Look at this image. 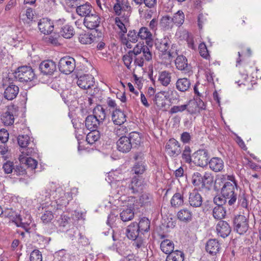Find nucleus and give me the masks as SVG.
I'll use <instances>...</instances> for the list:
<instances>
[{"mask_svg":"<svg viewBox=\"0 0 261 261\" xmlns=\"http://www.w3.org/2000/svg\"><path fill=\"white\" fill-rule=\"evenodd\" d=\"M141 137L140 134L133 132L129 134L128 137L121 136L117 141V149L122 153L128 152L133 146L134 147L140 145Z\"/></svg>","mask_w":261,"mask_h":261,"instance_id":"obj_1","label":"nucleus"},{"mask_svg":"<svg viewBox=\"0 0 261 261\" xmlns=\"http://www.w3.org/2000/svg\"><path fill=\"white\" fill-rule=\"evenodd\" d=\"M221 195L228 199L229 205H233L237 201L238 195V184L226 181L224 183L221 190Z\"/></svg>","mask_w":261,"mask_h":261,"instance_id":"obj_2","label":"nucleus"},{"mask_svg":"<svg viewBox=\"0 0 261 261\" xmlns=\"http://www.w3.org/2000/svg\"><path fill=\"white\" fill-rule=\"evenodd\" d=\"M13 74L16 81L22 83L32 82L36 78L33 69L29 66L18 67Z\"/></svg>","mask_w":261,"mask_h":261,"instance_id":"obj_3","label":"nucleus"},{"mask_svg":"<svg viewBox=\"0 0 261 261\" xmlns=\"http://www.w3.org/2000/svg\"><path fill=\"white\" fill-rule=\"evenodd\" d=\"M155 46L160 51L167 55L169 59L174 58L177 54L176 51L172 50L173 45H171V41L168 38H164L160 41H157Z\"/></svg>","mask_w":261,"mask_h":261,"instance_id":"obj_4","label":"nucleus"},{"mask_svg":"<svg viewBox=\"0 0 261 261\" xmlns=\"http://www.w3.org/2000/svg\"><path fill=\"white\" fill-rule=\"evenodd\" d=\"M210 155L205 149H199L192 155V162L196 166L204 167L207 165Z\"/></svg>","mask_w":261,"mask_h":261,"instance_id":"obj_5","label":"nucleus"},{"mask_svg":"<svg viewBox=\"0 0 261 261\" xmlns=\"http://www.w3.org/2000/svg\"><path fill=\"white\" fill-rule=\"evenodd\" d=\"M58 67L59 70L66 74L71 73L75 67V60L69 56L62 58L59 62Z\"/></svg>","mask_w":261,"mask_h":261,"instance_id":"obj_6","label":"nucleus"},{"mask_svg":"<svg viewBox=\"0 0 261 261\" xmlns=\"http://www.w3.org/2000/svg\"><path fill=\"white\" fill-rule=\"evenodd\" d=\"M234 230L240 234L245 233L249 227L248 219L243 215H239L233 219Z\"/></svg>","mask_w":261,"mask_h":261,"instance_id":"obj_7","label":"nucleus"},{"mask_svg":"<svg viewBox=\"0 0 261 261\" xmlns=\"http://www.w3.org/2000/svg\"><path fill=\"white\" fill-rule=\"evenodd\" d=\"M166 153L170 156L175 157L181 152V148L178 142L174 138L169 139L165 146Z\"/></svg>","mask_w":261,"mask_h":261,"instance_id":"obj_8","label":"nucleus"},{"mask_svg":"<svg viewBox=\"0 0 261 261\" xmlns=\"http://www.w3.org/2000/svg\"><path fill=\"white\" fill-rule=\"evenodd\" d=\"M100 22L101 18L95 11H93L92 13L84 20L85 26L91 30L97 28Z\"/></svg>","mask_w":261,"mask_h":261,"instance_id":"obj_9","label":"nucleus"},{"mask_svg":"<svg viewBox=\"0 0 261 261\" xmlns=\"http://www.w3.org/2000/svg\"><path fill=\"white\" fill-rule=\"evenodd\" d=\"M56 69L55 62L50 60L43 61L39 65L41 72L45 75H53Z\"/></svg>","mask_w":261,"mask_h":261,"instance_id":"obj_10","label":"nucleus"},{"mask_svg":"<svg viewBox=\"0 0 261 261\" xmlns=\"http://www.w3.org/2000/svg\"><path fill=\"white\" fill-rule=\"evenodd\" d=\"M39 30L44 34H50L54 30V25L50 19L47 18L41 19L38 22Z\"/></svg>","mask_w":261,"mask_h":261,"instance_id":"obj_11","label":"nucleus"},{"mask_svg":"<svg viewBox=\"0 0 261 261\" xmlns=\"http://www.w3.org/2000/svg\"><path fill=\"white\" fill-rule=\"evenodd\" d=\"M76 83L81 88L83 89H89L93 86L94 84V77L92 75L84 74L78 78Z\"/></svg>","mask_w":261,"mask_h":261,"instance_id":"obj_12","label":"nucleus"},{"mask_svg":"<svg viewBox=\"0 0 261 261\" xmlns=\"http://www.w3.org/2000/svg\"><path fill=\"white\" fill-rule=\"evenodd\" d=\"M221 248V244L215 239H210L205 246L206 252L212 255H216L219 252Z\"/></svg>","mask_w":261,"mask_h":261,"instance_id":"obj_13","label":"nucleus"},{"mask_svg":"<svg viewBox=\"0 0 261 261\" xmlns=\"http://www.w3.org/2000/svg\"><path fill=\"white\" fill-rule=\"evenodd\" d=\"M216 230L219 236L225 238L230 234L231 227L226 221L220 220L217 224Z\"/></svg>","mask_w":261,"mask_h":261,"instance_id":"obj_14","label":"nucleus"},{"mask_svg":"<svg viewBox=\"0 0 261 261\" xmlns=\"http://www.w3.org/2000/svg\"><path fill=\"white\" fill-rule=\"evenodd\" d=\"M19 87L13 83L10 84L5 89L4 97L5 99L12 100L15 98L19 93Z\"/></svg>","mask_w":261,"mask_h":261,"instance_id":"obj_15","label":"nucleus"},{"mask_svg":"<svg viewBox=\"0 0 261 261\" xmlns=\"http://www.w3.org/2000/svg\"><path fill=\"white\" fill-rule=\"evenodd\" d=\"M138 36L141 40H145L146 44L151 47L153 45L152 34L146 27H141L139 31Z\"/></svg>","mask_w":261,"mask_h":261,"instance_id":"obj_16","label":"nucleus"},{"mask_svg":"<svg viewBox=\"0 0 261 261\" xmlns=\"http://www.w3.org/2000/svg\"><path fill=\"white\" fill-rule=\"evenodd\" d=\"M189 202L191 206L194 207H198L201 205L202 198L197 190L194 189L190 193Z\"/></svg>","mask_w":261,"mask_h":261,"instance_id":"obj_17","label":"nucleus"},{"mask_svg":"<svg viewBox=\"0 0 261 261\" xmlns=\"http://www.w3.org/2000/svg\"><path fill=\"white\" fill-rule=\"evenodd\" d=\"M15 111L13 107H9L7 110L2 115L1 120L5 125H11L14 122Z\"/></svg>","mask_w":261,"mask_h":261,"instance_id":"obj_18","label":"nucleus"},{"mask_svg":"<svg viewBox=\"0 0 261 261\" xmlns=\"http://www.w3.org/2000/svg\"><path fill=\"white\" fill-rule=\"evenodd\" d=\"M175 64L178 69L185 73H189L191 71L190 66L188 64L187 59L184 56H178L175 60Z\"/></svg>","mask_w":261,"mask_h":261,"instance_id":"obj_19","label":"nucleus"},{"mask_svg":"<svg viewBox=\"0 0 261 261\" xmlns=\"http://www.w3.org/2000/svg\"><path fill=\"white\" fill-rule=\"evenodd\" d=\"M126 115L120 109L116 108L112 115V120L116 125H120L126 120Z\"/></svg>","mask_w":261,"mask_h":261,"instance_id":"obj_20","label":"nucleus"},{"mask_svg":"<svg viewBox=\"0 0 261 261\" xmlns=\"http://www.w3.org/2000/svg\"><path fill=\"white\" fill-rule=\"evenodd\" d=\"M210 169L215 172H221L224 168V162L218 157L212 158L208 162Z\"/></svg>","mask_w":261,"mask_h":261,"instance_id":"obj_21","label":"nucleus"},{"mask_svg":"<svg viewBox=\"0 0 261 261\" xmlns=\"http://www.w3.org/2000/svg\"><path fill=\"white\" fill-rule=\"evenodd\" d=\"M140 231L138 227L137 222H133L127 226L126 234L127 238L132 240H136L139 237Z\"/></svg>","mask_w":261,"mask_h":261,"instance_id":"obj_22","label":"nucleus"},{"mask_svg":"<svg viewBox=\"0 0 261 261\" xmlns=\"http://www.w3.org/2000/svg\"><path fill=\"white\" fill-rule=\"evenodd\" d=\"M144 188L141 180L134 177L132 179L131 183L129 185L128 190L132 194H137L141 192Z\"/></svg>","mask_w":261,"mask_h":261,"instance_id":"obj_23","label":"nucleus"},{"mask_svg":"<svg viewBox=\"0 0 261 261\" xmlns=\"http://www.w3.org/2000/svg\"><path fill=\"white\" fill-rule=\"evenodd\" d=\"M102 124L93 115L88 116L85 120V126L89 130L97 129Z\"/></svg>","mask_w":261,"mask_h":261,"instance_id":"obj_24","label":"nucleus"},{"mask_svg":"<svg viewBox=\"0 0 261 261\" xmlns=\"http://www.w3.org/2000/svg\"><path fill=\"white\" fill-rule=\"evenodd\" d=\"M168 93L166 91H160L157 93L154 98V102L158 108H163L166 105V101L168 98Z\"/></svg>","mask_w":261,"mask_h":261,"instance_id":"obj_25","label":"nucleus"},{"mask_svg":"<svg viewBox=\"0 0 261 261\" xmlns=\"http://www.w3.org/2000/svg\"><path fill=\"white\" fill-rule=\"evenodd\" d=\"M93 11H94V10L92 8L91 5L88 3L80 5L77 6L76 9L77 14L82 17H85V18L91 14Z\"/></svg>","mask_w":261,"mask_h":261,"instance_id":"obj_26","label":"nucleus"},{"mask_svg":"<svg viewBox=\"0 0 261 261\" xmlns=\"http://www.w3.org/2000/svg\"><path fill=\"white\" fill-rule=\"evenodd\" d=\"M139 203L141 206L147 208L152 206L154 203L152 195L149 193H143L139 198Z\"/></svg>","mask_w":261,"mask_h":261,"instance_id":"obj_27","label":"nucleus"},{"mask_svg":"<svg viewBox=\"0 0 261 261\" xmlns=\"http://www.w3.org/2000/svg\"><path fill=\"white\" fill-rule=\"evenodd\" d=\"M193 213L188 208L180 210L177 213L178 219L184 222H189L192 219Z\"/></svg>","mask_w":261,"mask_h":261,"instance_id":"obj_28","label":"nucleus"},{"mask_svg":"<svg viewBox=\"0 0 261 261\" xmlns=\"http://www.w3.org/2000/svg\"><path fill=\"white\" fill-rule=\"evenodd\" d=\"M191 86V82L187 78H181L177 80L176 83V89L180 92L187 91Z\"/></svg>","mask_w":261,"mask_h":261,"instance_id":"obj_29","label":"nucleus"},{"mask_svg":"<svg viewBox=\"0 0 261 261\" xmlns=\"http://www.w3.org/2000/svg\"><path fill=\"white\" fill-rule=\"evenodd\" d=\"M171 73L167 71H162L159 73L158 82L164 86H167L171 82Z\"/></svg>","mask_w":261,"mask_h":261,"instance_id":"obj_30","label":"nucleus"},{"mask_svg":"<svg viewBox=\"0 0 261 261\" xmlns=\"http://www.w3.org/2000/svg\"><path fill=\"white\" fill-rule=\"evenodd\" d=\"M174 247V245L173 242L168 239L163 240L160 245L161 250L167 254L173 252Z\"/></svg>","mask_w":261,"mask_h":261,"instance_id":"obj_31","label":"nucleus"},{"mask_svg":"<svg viewBox=\"0 0 261 261\" xmlns=\"http://www.w3.org/2000/svg\"><path fill=\"white\" fill-rule=\"evenodd\" d=\"M79 41L83 44H90L92 42H98L95 35L92 34H82L79 37Z\"/></svg>","mask_w":261,"mask_h":261,"instance_id":"obj_32","label":"nucleus"},{"mask_svg":"<svg viewBox=\"0 0 261 261\" xmlns=\"http://www.w3.org/2000/svg\"><path fill=\"white\" fill-rule=\"evenodd\" d=\"M93 115L102 123L106 118L105 109L101 105L97 106L93 109Z\"/></svg>","mask_w":261,"mask_h":261,"instance_id":"obj_33","label":"nucleus"},{"mask_svg":"<svg viewBox=\"0 0 261 261\" xmlns=\"http://www.w3.org/2000/svg\"><path fill=\"white\" fill-rule=\"evenodd\" d=\"M59 33L64 38L70 39L73 36L74 31L72 26L66 24L61 28Z\"/></svg>","mask_w":261,"mask_h":261,"instance_id":"obj_34","label":"nucleus"},{"mask_svg":"<svg viewBox=\"0 0 261 261\" xmlns=\"http://www.w3.org/2000/svg\"><path fill=\"white\" fill-rule=\"evenodd\" d=\"M19 160L21 164H24L31 169H35L37 166V161L32 158L22 157V155H19Z\"/></svg>","mask_w":261,"mask_h":261,"instance_id":"obj_35","label":"nucleus"},{"mask_svg":"<svg viewBox=\"0 0 261 261\" xmlns=\"http://www.w3.org/2000/svg\"><path fill=\"white\" fill-rule=\"evenodd\" d=\"M137 225L140 233L142 234L148 232L150 229V221L148 219L145 217L141 218L139 222L137 223Z\"/></svg>","mask_w":261,"mask_h":261,"instance_id":"obj_36","label":"nucleus"},{"mask_svg":"<svg viewBox=\"0 0 261 261\" xmlns=\"http://www.w3.org/2000/svg\"><path fill=\"white\" fill-rule=\"evenodd\" d=\"M184 255L181 251L177 250L168 254L166 261H183Z\"/></svg>","mask_w":261,"mask_h":261,"instance_id":"obj_37","label":"nucleus"},{"mask_svg":"<svg viewBox=\"0 0 261 261\" xmlns=\"http://www.w3.org/2000/svg\"><path fill=\"white\" fill-rule=\"evenodd\" d=\"M226 216V211L223 206H215L213 210V216L217 220H221Z\"/></svg>","mask_w":261,"mask_h":261,"instance_id":"obj_38","label":"nucleus"},{"mask_svg":"<svg viewBox=\"0 0 261 261\" xmlns=\"http://www.w3.org/2000/svg\"><path fill=\"white\" fill-rule=\"evenodd\" d=\"M184 198L182 194L176 193L172 196L170 202L172 206L178 207L184 204Z\"/></svg>","mask_w":261,"mask_h":261,"instance_id":"obj_39","label":"nucleus"},{"mask_svg":"<svg viewBox=\"0 0 261 261\" xmlns=\"http://www.w3.org/2000/svg\"><path fill=\"white\" fill-rule=\"evenodd\" d=\"M100 133L97 129L91 130L86 137V141L90 144H93L100 138Z\"/></svg>","mask_w":261,"mask_h":261,"instance_id":"obj_40","label":"nucleus"},{"mask_svg":"<svg viewBox=\"0 0 261 261\" xmlns=\"http://www.w3.org/2000/svg\"><path fill=\"white\" fill-rule=\"evenodd\" d=\"M121 219L124 221L131 220L134 217V213L130 208H126L123 210L120 214Z\"/></svg>","mask_w":261,"mask_h":261,"instance_id":"obj_41","label":"nucleus"},{"mask_svg":"<svg viewBox=\"0 0 261 261\" xmlns=\"http://www.w3.org/2000/svg\"><path fill=\"white\" fill-rule=\"evenodd\" d=\"M186 109L187 112L190 114H194L197 112H199L198 108H197V105L195 100H190L186 104Z\"/></svg>","mask_w":261,"mask_h":261,"instance_id":"obj_42","label":"nucleus"},{"mask_svg":"<svg viewBox=\"0 0 261 261\" xmlns=\"http://www.w3.org/2000/svg\"><path fill=\"white\" fill-rule=\"evenodd\" d=\"M192 183L195 186H200L204 185L202 178V175L198 172H194L192 176Z\"/></svg>","mask_w":261,"mask_h":261,"instance_id":"obj_43","label":"nucleus"},{"mask_svg":"<svg viewBox=\"0 0 261 261\" xmlns=\"http://www.w3.org/2000/svg\"><path fill=\"white\" fill-rule=\"evenodd\" d=\"M145 170L144 163L142 162H138L135 163L132 168V171L136 174H141Z\"/></svg>","mask_w":261,"mask_h":261,"instance_id":"obj_44","label":"nucleus"},{"mask_svg":"<svg viewBox=\"0 0 261 261\" xmlns=\"http://www.w3.org/2000/svg\"><path fill=\"white\" fill-rule=\"evenodd\" d=\"M30 141V137L28 135H19L17 137V142L21 149L28 146Z\"/></svg>","mask_w":261,"mask_h":261,"instance_id":"obj_45","label":"nucleus"},{"mask_svg":"<svg viewBox=\"0 0 261 261\" xmlns=\"http://www.w3.org/2000/svg\"><path fill=\"white\" fill-rule=\"evenodd\" d=\"M173 23L172 17L169 16H163L161 20V24L165 29L171 28Z\"/></svg>","mask_w":261,"mask_h":261,"instance_id":"obj_46","label":"nucleus"},{"mask_svg":"<svg viewBox=\"0 0 261 261\" xmlns=\"http://www.w3.org/2000/svg\"><path fill=\"white\" fill-rule=\"evenodd\" d=\"M185 19V15L181 11H178L175 13L172 17L173 23L177 25H181L183 23Z\"/></svg>","mask_w":261,"mask_h":261,"instance_id":"obj_47","label":"nucleus"},{"mask_svg":"<svg viewBox=\"0 0 261 261\" xmlns=\"http://www.w3.org/2000/svg\"><path fill=\"white\" fill-rule=\"evenodd\" d=\"M238 203L242 207L248 209V201L244 193L238 195Z\"/></svg>","mask_w":261,"mask_h":261,"instance_id":"obj_48","label":"nucleus"},{"mask_svg":"<svg viewBox=\"0 0 261 261\" xmlns=\"http://www.w3.org/2000/svg\"><path fill=\"white\" fill-rule=\"evenodd\" d=\"M191 149L189 146H186L182 154V159L185 162L190 163L192 162V156H191Z\"/></svg>","mask_w":261,"mask_h":261,"instance_id":"obj_49","label":"nucleus"},{"mask_svg":"<svg viewBox=\"0 0 261 261\" xmlns=\"http://www.w3.org/2000/svg\"><path fill=\"white\" fill-rule=\"evenodd\" d=\"M63 194L64 195L57 199L56 202L58 205L66 206L69 202L68 198L70 197V193L63 192Z\"/></svg>","mask_w":261,"mask_h":261,"instance_id":"obj_50","label":"nucleus"},{"mask_svg":"<svg viewBox=\"0 0 261 261\" xmlns=\"http://www.w3.org/2000/svg\"><path fill=\"white\" fill-rule=\"evenodd\" d=\"M30 261H42V255L41 252L38 249L34 250L30 254Z\"/></svg>","mask_w":261,"mask_h":261,"instance_id":"obj_51","label":"nucleus"},{"mask_svg":"<svg viewBox=\"0 0 261 261\" xmlns=\"http://www.w3.org/2000/svg\"><path fill=\"white\" fill-rule=\"evenodd\" d=\"M115 24L118 26L120 30V33H121V38H122V35H124L127 32V29L124 24L125 22L122 21V20L120 19V18L119 17L115 18Z\"/></svg>","mask_w":261,"mask_h":261,"instance_id":"obj_52","label":"nucleus"},{"mask_svg":"<svg viewBox=\"0 0 261 261\" xmlns=\"http://www.w3.org/2000/svg\"><path fill=\"white\" fill-rule=\"evenodd\" d=\"M54 215L51 211H46L41 216V219L44 223H48L50 222L51 221L54 219Z\"/></svg>","mask_w":261,"mask_h":261,"instance_id":"obj_53","label":"nucleus"},{"mask_svg":"<svg viewBox=\"0 0 261 261\" xmlns=\"http://www.w3.org/2000/svg\"><path fill=\"white\" fill-rule=\"evenodd\" d=\"M149 46L147 45H143L142 53L143 57L144 58L145 60L147 61H150L152 60V55L151 52L150 51L149 48Z\"/></svg>","mask_w":261,"mask_h":261,"instance_id":"obj_54","label":"nucleus"},{"mask_svg":"<svg viewBox=\"0 0 261 261\" xmlns=\"http://www.w3.org/2000/svg\"><path fill=\"white\" fill-rule=\"evenodd\" d=\"M14 163L13 162L8 161L3 164V169L6 174L11 173L14 169Z\"/></svg>","mask_w":261,"mask_h":261,"instance_id":"obj_55","label":"nucleus"},{"mask_svg":"<svg viewBox=\"0 0 261 261\" xmlns=\"http://www.w3.org/2000/svg\"><path fill=\"white\" fill-rule=\"evenodd\" d=\"M138 32L135 30H130L127 34L128 40L133 43H136L138 41Z\"/></svg>","mask_w":261,"mask_h":261,"instance_id":"obj_56","label":"nucleus"},{"mask_svg":"<svg viewBox=\"0 0 261 261\" xmlns=\"http://www.w3.org/2000/svg\"><path fill=\"white\" fill-rule=\"evenodd\" d=\"M199 51L200 55L204 59H207L209 54L207 47L204 43H200L199 45Z\"/></svg>","mask_w":261,"mask_h":261,"instance_id":"obj_57","label":"nucleus"},{"mask_svg":"<svg viewBox=\"0 0 261 261\" xmlns=\"http://www.w3.org/2000/svg\"><path fill=\"white\" fill-rule=\"evenodd\" d=\"M227 201L228 199L224 197L222 195L221 196H217L214 198V202L217 206H223V205L227 203Z\"/></svg>","mask_w":261,"mask_h":261,"instance_id":"obj_58","label":"nucleus"},{"mask_svg":"<svg viewBox=\"0 0 261 261\" xmlns=\"http://www.w3.org/2000/svg\"><path fill=\"white\" fill-rule=\"evenodd\" d=\"M186 109V106L185 105L180 106H174L169 110L170 114H173L179 112H182Z\"/></svg>","mask_w":261,"mask_h":261,"instance_id":"obj_59","label":"nucleus"},{"mask_svg":"<svg viewBox=\"0 0 261 261\" xmlns=\"http://www.w3.org/2000/svg\"><path fill=\"white\" fill-rule=\"evenodd\" d=\"M116 2L113 8L115 14L120 16L122 12V5H123V0H116Z\"/></svg>","mask_w":261,"mask_h":261,"instance_id":"obj_60","label":"nucleus"},{"mask_svg":"<svg viewBox=\"0 0 261 261\" xmlns=\"http://www.w3.org/2000/svg\"><path fill=\"white\" fill-rule=\"evenodd\" d=\"M25 15L27 18L24 19L25 22L28 24H30L31 23L33 22L34 19V13L33 9L31 8L27 9L26 11Z\"/></svg>","mask_w":261,"mask_h":261,"instance_id":"obj_61","label":"nucleus"},{"mask_svg":"<svg viewBox=\"0 0 261 261\" xmlns=\"http://www.w3.org/2000/svg\"><path fill=\"white\" fill-rule=\"evenodd\" d=\"M20 151L21 154L20 155H22V157H25V155H32L33 153L35 152V149L34 148L31 147H27L22 148L20 149Z\"/></svg>","mask_w":261,"mask_h":261,"instance_id":"obj_62","label":"nucleus"},{"mask_svg":"<svg viewBox=\"0 0 261 261\" xmlns=\"http://www.w3.org/2000/svg\"><path fill=\"white\" fill-rule=\"evenodd\" d=\"M203 182L204 185H202V187L205 186L206 184H210L213 181V176L212 174L209 172H205L203 176H202Z\"/></svg>","mask_w":261,"mask_h":261,"instance_id":"obj_63","label":"nucleus"},{"mask_svg":"<svg viewBox=\"0 0 261 261\" xmlns=\"http://www.w3.org/2000/svg\"><path fill=\"white\" fill-rule=\"evenodd\" d=\"M9 138V133L7 130L5 129L0 130V140L2 143H5L7 142Z\"/></svg>","mask_w":261,"mask_h":261,"instance_id":"obj_64","label":"nucleus"}]
</instances>
